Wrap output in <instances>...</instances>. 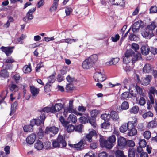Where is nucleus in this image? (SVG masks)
<instances>
[{
    "label": "nucleus",
    "mask_w": 157,
    "mask_h": 157,
    "mask_svg": "<svg viewBox=\"0 0 157 157\" xmlns=\"http://www.w3.org/2000/svg\"><path fill=\"white\" fill-rule=\"evenodd\" d=\"M124 55L125 56L123 59V61L126 64L128 63L131 61L133 64L136 61L141 58V55L140 53H136L132 49L127 50Z\"/></svg>",
    "instance_id": "f257e3e1"
},
{
    "label": "nucleus",
    "mask_w": 157,
    "mask_h": 157,
    "mask_svg": "<svg viewBox=\"0 0 157 157\" xmlns=\"http://www.w3.org/2000/svg\"><path fill=\"white\" fill-rule=\"evenodd\" d=\"M116 140V137L114 135H112L109 137L108 141L105 140L102 137H101L99 140L100 144L102 147H105L109 149H111L113 146L114 143Z\"/></svg>",
    "instance_id": "f03ea898"
},
{
    "label": "nucleus",
    "mask_w": 157,
    "mask_h": 157,
    "mask_svg": "<svg viewBox=\"0 0 157 157\" xmlns=\"http://www.w3.org/2000/svg\"><path fill=\"white\" fill-rule=\"evenodd\" d=\"M52 144L54 148H63L66 147V143L62 135H59L57 139L53 140Z\"/></svg>",
    "instance_id": "7ed1b4c3"
},
{
    "label": "nucleus",
    "mask_w": 157,
    "mask_h": 157,
    "mask_svg": "<svg viewBox=\"0 0 157 157\" xmlns=\"http://www.w3.org/2000/svg\"><path fill=\"white\" fill-rule=\"evenodd\" d=\"M137 122V120L134 118L132 121H129L127 123H125L122 125L120 127V131L121 132H125L130 128H132V126L136 125Z\"/></svg>",
    "instance_id": "20e7f679"
},
{
    "label": "nucleus",
    "mask_w": 157,
    "mask_h": 157,
    "mask_svg": "<svg viewBox=\"0 0 157 157\" xmlns=\"http://www.w3.org/2000/svg\"><path fill=\"white\" fill-rule=\"evenodd\" d=\"M144 27V23L140 20L135 21L132 25V30L133 33L138 32L140 29Z\"/></svg>",
    "instance_id": "39448f33"
},
{
    "label": "nucleus",
    "mask_w": 157,
    "mask_h": 157,
    "mask_svg": "<svg viewBox=\"0 0 157 157\" xmlns=\"http://www.w3.org/2000/svg\"><path fill=\"white\" fill-rule=\"evenodd\" d=\"M94 78L96 82H102L106 79L104 74L100 72H96L94 75Z\"/></svg>",
    "instance_id": "423d86ee"
},
{
    "label": "nucleus",
    "mask_w": 157,
    "mask_h": 157,
    "mask_svg": "<svg viewBox=\"0 0 157 157\" xmlns=\"http://www.w3.org/2000/svg\"><path fill=\"white\" fill-rule=\"evenodd\" d=\"M152 78V76L151 75H148L146 76L141 78L140 81V83L144 86H147L149 85Z\"/></svg>",
    "instance_id": "0eeeda50"
},
{
    "label": "nucleus",
    "mask_w": 157,
    "mask_h": 157,
    "mask_svg": "<svg viewBox=\"0 0 157 157\" xmlns=\"http://www.w3.org/2000/svg\"><path fill=\"white\" fill-rule=\"evenodd\" d=\"M14 48L13 46L5 47L2 46L0 48L1 50L4 52L7 56H10L13 52V49Z\"/></svg>",
    "instance_id": "6e6552de"
},
{
    "label": "nucleus",
    "mask_w": 157,
    "mask_h": 157,
    "mask_svg": "<svg viewBox=\"0 0 157 157\" xmlns=\"http://www.w3.org/2000/svg\"><path fill=\"white\" fill-rule=\"evenodd\" d=\"M126 140L122 137H120L117 139V144L119 148L122 149L126 147Z\"/></svg>",
    "instance_id": "1a4fd4ad"
},
{
    "label": "nucleus",
    "mask_w": 157,
    "mask_h": 157,
    "mask_svg": "<svg viewBox=\"0 0 157 157\" xmlns=\"http://www.w3.org/2000/svg\"><path fill=\"white\" fill-rule=\"evenodd\" d=\"M132 97H136V95L131 91L130 93L128 92H124L122 93L120 97L121 100H127V99L131 98Z\"/></svg>",
    "instance_id": "9d476101"
},
{
    "label": "nucleus",
    "mask_w": 157,
    "mask_h": 157,
    "mask_svg": "<svg viewBox=\"0 0 157 157\" xmlns=\"http://www.w3.org/2000/svg\"><path fill=\"white\" fill-rule=\"evenodd\" d=\"M141 34L144 37L147 39H150L153 36V32L147 29L146 28L142 32Z\"/></svg>",
    "instance_id": "9b49d317"
},
{
    "label": "nucleus",
    "mask_w": 157,
    "mask_h": 157,
    "mask_svg": "<svg viewBox=\"0 0 157 157\" xmlns=\"http://www.w3.org/2000/svg\"><path fill=\"white\" fill-rule=\"evenodd\" d=\"M96 131L94 130H92L88 134L86 135L85 136V139L86 140L90 142L92 141V137L96 136Z\"/></svg>",
    "instance_id": "f8f14e48"
},
{
    "label": "nucleus",
    "mask_w": 157,
    "mask_h": 157,
    "mask_svg": "<svg viewBox=\"0 0 157 157\" xmlns=\"http://www.w3.org/2000/svg\"><path fill=\"white\" fill-rule=\"evenodd\" d=\"M71 147L72 148H75L76 150H81L84 148V141L83 140H81L79 142L75 144L71 145Z\"/></svg>",
    "instance_id": "ddd939ff"
},
{
    "label": "nucleus",
    "mask_w": 157,
    "mask_h": 157,
    "mask_svg": "<svg viewBox=\"0 0 157 157\" xmlns=\"http://www.w3.org/2000/svg\"><path fill=\"white\" fill-rule=\"evenodd\" d=\"M93 64L89 60L88 58L85 59L82 63V66L84 69H88L92 67Z\"/></svg>",
    "instance_id": "4468645a"
},
{
    "label": "nucleus",
    "mask_w": 157,
    "mask_h": 157,
    "mask_svg": "<svg viewBox=\"0 0 157 157\" xmlns=\"http://www.w3.org/2000/svg\"><path fill=\"white\" fill-rule=\"evenodd\" d=\"M36 138V135L34 134H32L26 138V142L29 144H32L35 141Z\"/></svg>",
    "instance_id": "2eb2a0df"
},
{
    "label": "nucleus",
    "mask_w": 157,
    "mask_h": 157,
    "mask_svg": "<svg viewBox=\"0 0 157 157\" xmlns=\"http://www.w3.org/2000/svg\"><path fill=\"white\" fill-rule=\"evenodd\" d=\"M52 113H54L56 112L59 111L61 110L63 108V105L61 103H56L54 106L53 105H52Z\"/></svg>",
    "instance_id": "dca6fc26"
},
{
    "label": "nucleus",
    "mask_w": 157,
    "mask_h": 157,
    "mask_svg": "<svg viewBox=\"0 0 157 157\" xmlns=\"http://www.w3.org/2000/svg\"><path fill=\"white\" fill-rule=\"evenodd\" d=\"M46 118L45 114L44 113H42L38 119H36V125L38 126L41 124H44V121Z\"/></svg>",
    "instance_id": "f3484780"
},
{
    "label": "nucleus",
    "mask_w": 157,
    "mask_h": 157,
    "mask_svg": "<svg viewBox=\"0 0 157 157\" xmlns=\"http://www.w3.org/2000/svg\"><path fill=\"white\" fill-rule=\"evenodd\" d=\"M58 131V128L55 127H52L50 128L47 127L45 131V133H49L51 132L54 134H56Z\"/></svg>",
    "instance_id": "a211bd4d"
},
{
    "label": "nucleus",
    "mask_w": 157,
    "mask_h": 157,
    "mask_svg": "<svg viewBox=\"0 0 157 157\" xmlns=\"http://www.w3.org/2000/svg\"><path fill=\"white\" fill-rule=\"evenodd\" d=\"M141 53L144 55H147L150 51V48L146 44H143L141 47Z\"/></svg>",
    "instance_id": "6ab92c4d"
},
{
    "label": "nucleus",
    "mask_w": 157,
    "mask_h": 157,
    "mask_svg": "<svg viewBox=\"0 0 157 157\" xmlns=\"http://www.w3.org/2000/svg\"><path fill=\"white\" fill-rule=\"evenodd\" d=\"M113 5L122 7L124 6L125 2L124 0H110Z\"/></svg>",
    "instance_id": "aec40b11"
},
{
    "label": "nucleus",
    "mask_w": 157,
    "mask_h": 157,
    "mask_svg": "<svg viewBox=\"0 0 157 157\" xmlns=\"http://www.w3.org/2000/svg\"><path fill=\"white\" fill-rule=\"evenodd\" d=\"M152 70L151 65L149 63H146L143 69V72L144 73H150Z\"/></svg>",
    "instance_id": "412c9836"
},
{
    "label": "nucleus",
    "mask_w": 157,
    "mask_h": 157,
    "mask_svg": "<svg viewBox=\"0 0 157 157\" xmlns=\"http://www.w3.org/2000/svg\"><path fill=\"white\" fill-rule=\"evenodd\" d=\"M30 91L33 98L35 97L38 94L40 90L39 88H35L33 86H30Z\"/></svg>",
    "instance_id": "4be33fe9"
},
{
    "label": "nucleus",
    "mask_w": 157,
    "mask_h": 157,
    "mask_svg": "<svg viewBox=\"0 0 157 157\" xmlns=\"http://www.w3.org/2000/svg\"><path fill=\"white\" fill-rule=\"evenodd\" d=\"M157 124V119L155 118L153 120L148 122L147 124V127L150 129H153L156 128Z\"/></svg>",
    "instance_id": "5701e85b"
},
{
    "label": "nucleus",
    "mask_w": 157,
    "mask_h": 157,
    "mask_svg": "<svg viewBox=\"0 0 157 157\" xmlns=\"http://www.w3.org/2000/svg\"><path fill=\"white\" fill-rule=\"evenodd\" d=\"M136 125L132 126V128H130L128 129V135L129 136H133L136 135L137 132L136 129L135 128Z\"/></svg>",
    "instance_id": "b1692460"
},
{
    "label": "nucleus",
    "mask_w": 157,
    "mask_h": 157,
    "mask_svg": "<svg viewBox=\"0 0 157 157\" xmlns=\"http://www.w3.org/2000/svg\"><path fill=\"white\" fill-rule=\"evenodd\" d=\"M157 27V23L155 21H152L151 24L148 25L146 27L151 32H152L154 29Z\"/></svg>",
    "instance_id": "393cba45"
},
{
    "label": "nucleus",
    "mask_w": 157,
    "mask_h": 157,
    "mask_svg": "<svg viewBox=\"0 0 157 157\" xmlns=\"http://www.w3.org/2000/svg\"><path fill=\"white\" fill-rule=\"evenodd\" d=\"M34 147L38 150H41L44 147V145L41 141L37 140L34 144Z\"/></svg>",
    "instance_id": "a878e982"
},
{
    "label": "nucleus",
    "mask_w": 157,
    "mask_h": 157,
    "mask_svg": "<svg viewBox=\"0 0 157 157\" xmlns=\"http://www.w3.org/2000/svg\"><path fill=\"white\" fill-rule=\"evenodd\" d=\"M57 118H59L60 121L64 127H66L68 124V122L65 120L64 117L61 115L57 114L56 115Z\"/></svg>",
    "instance_id": "bb28decb"
},
{
    "label": "nucleus",
    "mask_w": 157,
    "mask_h": 157,
    "mask_svg": "<svg viewBox=\"0 0 157 157\" xmlns=\"http://www.w3.org/2000/svg\"><path fill=\"white\" fill-rule=\"evenodd\" d=\"M59 0H54L53 3L50 8V11L51 12L55 11L58 7V2Z\"/></svg>",
    "instance_id": "cd10ccee"
},
{
    "label": "nucleus",
    "mask_w": 157,
    "mask_h": 157,
    "mask_svg": "<svg viewBox=\"0 0 157 157\" xmlns=\"http://www.w3.org/2000/svg\"><path fill=\"white\" fill-rule=\"evenodd\" d=\"M55 76L54 75H52L48 78V83L44 86L45 89H47L48 86H50V85L48 83H52L55 82Z\"/></svg>",
    "instance_id": "c85d7f7f"
},
{
    "label": "nucleus",
    "mask_w": 157,
    "mask_h": 157,
    "mask_svg": "<svg viewBox=\"0 0 157 157\" xmlns=\"http://www.w3.org/2000/svg\"><path fill=\"white\" fill-rule=\"evenodd\" d=\"M88 59L93 65L97 60L98 56L96 54H93L90 56Z\"/></svg>",
    "instance_id": "c756f323"
},
{
    "label": "nucleus",
    "mask_w": 157,
    "mask_h": 157,
    "mask_svg": "<svg viewBox=\"0 0 157 157\" xmlns=\"http://www.w3.org/2000/svg\"><path fill=\"white\" fill-rule=\"evenodd\" d=\"M135 88L137 94L141 96H145L144 93L143 91V89L142 88L136 85V86H135Z\"/></svg>",
    "instance_id": "7c9ffc66"
},
{
    "label": "nucleus",
    "mask_w": 157,
    "mask_h": 157,
    "mask_svg": "<svg viewBox=\"0 0 157 157\" xmlns=\"http://www.w3.org/2000/svg\"><path fill=\"white\" fill-rule=\"evenodd\" d=\"M136 150L133 147L129 148L128 150V157H135Z\"/></svg>",
    "instance_id": "2f4dec72"
},
{
    "label": "nucleus",
    "mask_w": 157,
    "mask_h": 157,
    "mask_svg": "<svg viewBox=\"0 0 157 157\" xmlns=\"http://www.w3.org/2000/svg\"><path fill=\"white\" fill-rule=\"evenodd\" d=\"M73 100H70L69 102V105L68 107L66 108L67 111H68L69 113H74L75 111V110L73 109Z\"/></svg>",
    "instance_id": "473e14b6"
},
{
    "label": "nucleus",
    "mask_w": 157,
    "mask_h": 157,
    "mask_svg": "<svg viewBox=\"0 0 157 157\" xmlns=\"http://www.w3.org/2000/svg\"><path fill=\"white\" fill-rule=\"evenodd\" d=\"M33 18V15L28 12L26 16L24 17L23 20L25 22L27 23L29 20H32Z\"/></svg>",
    "instance_id": "72a5a7b5"
},
{
    "label": "nucleus",
    "mask_w": 157,
    "mask_h": 157,
    "mask_svg": "<svg viewBox=\"0 0 157 157\" xmlns=\"http://www.w3.org/2000/svg\"><path fill=\"white\" fill-rule=\"evenodd\" d=\"M8 93L7 90L3 91L0 95V104L2 103L4 101V100L6 98Z\"/></svg>",
    "instance_id": "f704fd0d"
},
{
    "label": "nucleus",
    "mask_w": 157,
    "mask_h": 157,
    "mask_svg": "<svg viewBox=\"0 0 157 157\" xmlns=\"http://www.w3.org/2000/svg\"><path fill=\"white\" fill-rule=\"evenodd\" d=\"M110 115L112 119L115 121L117 120L119 118L118 115L115 111H111L110 112Z\"/></svg>",
    "instance_id": "c9c22d12"
},
{
    "label": "nucleus",
    "mask_w": 157,
    "mask_h": 157,
    "mask_svg": "<svg viewBox=\"0 0 157 157\" xmlns=\"http://www.w3.org/2000/svg\"><path fill=\"white\" fill-rule=\"evenodd\" d=\"M119 58L117 57L113 58L108 62V65H115L119 62Z\"/></svg>",
    "instance_id": "e433bc0d"
},
{
    "label": "nucleus",
    "mask_w": 157,
    "mask_h": 157,
    "mask_svg": "<svg viewBox=\"0 0 157 157\" xmlns=\"http://www.w3.org/2000/svg\"><path fill=\"white\" fill-rule=\"evenodd\" d=\"M68 120L70 121L72 123H75L77 120V118L76 116L74 114H70L68 117Z\"/></svg>",
    "instance_id": "4c0bfd02"
},
{
    "label": "nucleus",
    "mask_w": 157,
    "mask_h": 157,
    "mask_svg": "<svg viewBox=\"0 0 157 157\" xmlns=\"http://www.w3.org/2000/svg\"><path fill=\"white\" fill-rule=\"evenodd\" d=\"M0 76L2 77L6 78L9 76V73L6 70H3L0 71Z\"/></svg>",
    "instance_id": "58836bf2"
},
{
    "label": "nucleus",
    "mask_w": 157,
    "mask_h": 157,
    "mask_svg": "<svg viewBox=\"0 0 157 157\" xmlns=\"http://www.w3.org/2000/svg\"><path fill=\"white\" fill-rule=\"evenodd\" d=\"M23 71L25 73H29L31 71V66L27 65H25L23 68Z\"/></svg>",
    "instance_id": "ea45409f"
},
{
    "label": "nucleus",
    "mask_w": 157,
    "mask_h": 157,
    "mask_svg": "<svg viewBox=\"0 0 157 157\" xmlns=\"http://www.w3.org/2000/svg\"><path fill=\"white\" fill-rule=\"evenodd\" d=\"M17 106V103L16 102H14L11 105V112L10 113V115H11L14 112L16 109Z\"/></svg>",
    "instance_id": "a19ab883"
},
{
    "label": "nucleus",
    "mask_w": 157,
    "mask_h": 157,
    "mask_svg": "<svg viewBox=\"0 0 157 157\" xmlns=\"http://www.w3.org/2000/svg\"><path fill=\"white\" fill-rule=\"evenodd\" d=\"M153 116V114L150 111L145 112L142 115L144 119H146L149 117H152Z\"/></svg>",
    "instance_id": "79ce46f5"
},
{
    "label": "nucleus",
    "mask_w": 157,
    "mask_h": 157,
    "mask_svg": "<svg viewBox=\"0 0 157 157\" xmlns=\"http://www.w3.org/2000/svg\"><path fill=\"white\" fill-rule=\"evenodd\" d=\"M129 108V105L128 102L124 101L121 104V108L122 110H126Z\"/></svg>",
    "instance_id": "37998d69"
},
{
    "label": "nucleus",
    "mask_w": 157,
    "mask_h": 157,
    "mask_svg": "<svg viewBox=\"0 0 157 157\" xmlns=\"http://www.w3.org/2000/svg\"><path fill=\"white\" fill-rule=\"evenodd\" d=\"M52 106L51 107H45L42 109L41 112H44L47 113L50 112L51 113H52Z\"/></svg>",
    "instance_id": "c03bdc74"
},
{
    "label": "nucleus",
    "mask_w": 157,
    "mask_h": 157,
    "mask_svg": "<svg viewBox=\"0 0 157 157\" xmlns=\"http://www.w3.org/2000/svg\"><path fill=\"white\" fill-rule=\"evenodd\" d=\"M139 108L138 106H135L133 107L130 110V112L131 113L136 114L139 111Z\"/></svg>",
    "instance_id": "a18cd8bd"
},
{
    "label": "nucleus",
    "mask_w": 157,
    "mask_h": 157,
    "mask_svg": "<svg viewBox=\"0 0 157 157\" xmlns=\"http://www.w3.org/2000/svg\"><path fill=\"white\" fill-rule=\"evenodd\" d=\"M23 129L25 132H30L33 130L32 127L30 125H25L23 127Z\"/></svg>",
    "instance_id": "49530a36"
},
{
    "label": "nucleus",
    "mask_w": 157,
    "mask_h": 157,
    "mask_svg": "<svg viewBox=\"0 0 157 157\" xmlns=\"http://www.w3.org/2000/svg\"><path fill=\"white\" fill-rule=\"evenodd\" d=\"M90 113L92 117H94L100 113V111L97 109H94L91 111Z\"/></svg>",
    "instance_id": "de8ad7c7"
},
{
    "label": "nucleus",
    "mask_w": 157,
    "mask_h": 157,
    "mask_svg": "<svg viewBox=\"0 0 157 157\" xmlns=\"http://www.w3.org/2000/svg\"><path fill=\"white\" fill-rule=\"evenodd\" d=\"M12 78L15 82L17 83L19 82L21 77L18 74L16 73L12 76Z\"/></svg>",
    "instance_id": "09e8293b"
},
{
    "label": "nucleus",
    "mask_w": 157,
    "mask_h": 157,
    "mask_svg": "<svg viewBox=\"0 0 157 157\" xmlns=\"http://www.w3.org/2000/svg\"><path fill=\"white\" fill-rule=\"evenodd\" d=\"M110 116L109 114H106V113L101 114V118L105 121H108V119L110 118Z\"/></svg>",
    "instance_id": "8fccbe9b"
},
{
    "label": "nucleus",
    "mask_w": 157,
    "mask_h": 157,
    "mask_svg": "<svg viewBox=\"0 0 157 157\" xmlns=\"http://www.w3.org/2000/svg\"><path fill=\"white\" fill-rule=\"evenodd\" d=\"M79 121L82 123L85 124L88 122V118L84 116L82 117L79 118Z\"/></svg>",
    "instance_id": "3c124183"
},
{
    "label": "nucleus",
    "mask_w": 157,
    "mask_h": 157,
    "mask_svg": "<svg viewBox=\"0 0 157 157\" xmlns=\"http://www.w3.org/2000/svg\"><path fill=\"white\" fill-rule=\"evenodd\" d=\"M139 144L140 146L144 148L146 146L147 142L144 139H140L139 140Z\"/></svg>",
    "instance_id": "603ef678"
},
{
    "label": "nucleus",
    "mask_w": 157,
    "mask_h": 157,
    "mask_svg": "<svg viewBox=\"0 0 157 157\" xmlns=\"http://www.w3.org/2000/svg\"><path fill=\"white\" fill-rule=\"evenodd\" d=\"M44 148L48 149H50L52 148L51 147V142L49 141H47L44 143Z\"/></svg>",
    "instance_id": "864d4df0"
},
{
    "label": "nucleus",
    "mask_w": 157,
    "mask_h": 157,
    "mask_svg": "<svg viewBox=\"0 0 157 157\" xmlns=\"http://www.w3.org/2000/svg\"><path fill=\"white\" fill-rule=\"evenodd\" d=\"M143 136L144 138L148 139L151 136V133L149 131H146L144 133Z\"/></svg>",
    "instance_id": "5fc2aeb1"
},
{
    "label": "nucleus",
    "mask_w": 157,
    "mask_h": 157,
    "mask_svg": "<svg viewBox=\"0 0 157 157\" xmlns=\"http://www.w3.org/2000/svg\"><path fill=\"white\" fill-rule=\"evenodd\" d=\"M83 125L82 124H80L76 126L75 128V131L79 132H82V128Z\"/></svg>",
    "instance_id": "6e6d98bb"
},
{
    "label": "nucleus",
    "mask_w": 157,
    "mask_h": 157,
    "mask_svg": "<svg viewBox=\"0 0 157 157\" xmlns=\"http://www.w3.org/2000/svg\"><path fill=\"white\" fill-rule=\"evenodd\" d=\"M110 125V123L107 121L101 124V127L103 128H109Z\"/></svg>",
    "instance_id": "4d7b16f0"
},
{
    "label": "nucleus",
    "mask_w": 157,
    "mask_h": 157,
    "mask_svg": "<svg viewBox=\"0 0 157 157\" xmlns=\"http://www.w3.org/2000/svg\"><path fill=\"white\" fill-rule=\"evenodd\" d=\"M10 90L12 91L15 92L18 90V87L16 85L13 84L10 87Z\"/></svg>",
    "instance_id": "13d9d810"
},
{
    "label": "nucleus",
    "mask_w": 157,
    "mask_h": 157,
    "mask_svg": "<svg viewBox=\"0 0 157 157\" xmlns=\"http://www.w3.org/2000/svg\"><path fill=\"white\" fill-rule=\"evenodd\" d=\"M135 145L134 142L132 140H128L126 141V147L127 146L132 147Z\"/></svg>",
    "instance_id": "bf43d9fd"
},
{
    "label": "nucleus",
    "mask_w": 157,
    "mask_h": 157,
    "mask_svg": "<svg viewBox=\"0 0 157 157\" xmlns=\"http://www.w3.org/2000/svg\"><path fill=\"white\" fill-rule=\"evenodd\" d=\"M88 118V120L89 121V122L90 123L92 126L93 127H95L96 126V124L95 121V120L93 118Z\"/></svg>",
    "instance_id": "052dcab7"
},
{
    "label": "nucleus",
    "mask_w": 157,
    "mask_h": 157,
    "mask_svg": "<svg viewBox=\"0 0 157 157\" xmlns=\"http://www.w3.org/2000/svg\"><path fill=\"white\" fill-rule=\"evenodd\" d=\"M74 126L72 124L69 125L67 127V131L68 132H71L75 130Z\"/></svg>",
    "instance_id": "680f3d73"
},
{
    "label": "nucleus",
    "mask_w": 157,
    "mask_h": 157,
    "mask_svg": "<svg viewBox=\"0 0 157 157\" xmlns=\"http://www.w3.org/2000/svg\"><path fill=\"white\" fill-rule=\"evenodd\" d=\"M65 42L68 44H71L73 42H75L76 41H77L78 40V39H74L71 38H67L65 39Z\"/></svg>",
    "instance_id": "e2e57ef3"
},
{
    "label": "nucleus",
    "mask_w": 157,
    "mask_h": 157,
    "mask_svg": "<svg viewBox=\"0 0 157 157\" xmlns=\"http://www.w3.org/2000/svg\"><path fill=\"white\" fill-rule=\"evenodd\" d=\"M5 63H12L14 62V59L12 57H8L4 59Z\"/></svg>",
    "instance_id": "0e129e2a"
},
{
    "label": "nucleus",
    "mask_w": 157,
    "mask_h": 157,
    "mask_svg": "<svg viewBox=\"0 0 157 157\" xmlns=\"http://www.w3.org/2000/svg\"><path fill=\"white\" fill-rule=\"evenodd\" d=\"M157 12V6H152L150 9V12L151 13H155Z\"/></svg>",
    "instance_id": "69168bd1"
},
{
    "label": "nucleus",
    "mask_w": 157,
    "mask_h": 157,
    "mask_svg": "<svg viewBox=\"0 0 157 157\" xmlns=\"http://www.w3.org/2000/svg\"><path fill=\"white\" fill-rule=\"evenodd\" d=\"M37 135L39 138H41L43 136L44 132L42 128H39V132L37 133Z\"/></svg>",
    "instance_id": "338daca9"
},
{
    "label": "nucleus",
    "mask_w": 157,
    "mask_h": 157,
    "mask_svg": "<svg viewBox=\"0 0 157 157\" xmlns=\"http://www.w3.org/2000/svg\"><path fill=\"white\" fill-rule=\"evenodd\" d=\"M145 102V100L144 98L143 97L140 98L139 102V103L140 105L143 106L144 105Z\"/></svg>",
    "instance_id": "774afa93"
}]
</instances>
